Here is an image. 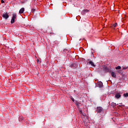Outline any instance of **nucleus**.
I'll list each match as a JSON object with an SVG mask.
<instances>
[{
    "mask_svg": "<svg viewBox=\"0 0 128 128\" xmlns=\"http://www.w3.org/2000/svg\"><path fill=\"white\" fill-rule=\"evenodd\" d=\"M1 2H2V4H4V0H2Z\"/></svg>",
    "mask_w": 128,
    "mask_h": 128,
    "instance_id": "nucleus-16",
    "label": "nucleus"
},
{
    "mask_svg": "<svg viewBox=\"0 0 128 128\" xmlns=\"http://www.w3.org/2000/svg\"><path fill=\"white\" fill-rule=\"evenodd\" d=\"M120 68H122V67H120V66H118L116 67V70H120Z\"/></svg>",
    "mask_w": 128,
    "mask_h": 128,
    "instance_id": "nucleus-12",
    "label": "nucleus"
},
{
    "mask_svg": "<svg viewBox=\"0 0 128 128\" xmlns=\"http://www.w3.org/2000/svg\"><path fill=\"white\" fill-rule=\"evenodd\" d=\"M111 75H112V78H116V76L114 72H112L111 73Z\"/></svg>",
    "mask_w": 128,
    "mask_h": 128,
    "instance_id": "nucleus-9",
    "label": "nucleus"
},
{
    "mask_svg": "<svg viewBox=\"0 0 128 128\" xmlns=\"http://www.w3.org/2000/svg\"><path fill=\"white\" fill-rule=\"evenodd\" d=\"M32 12H36V9L32 8Z\"/></svg>",
    "mask_w": 128,
    "mask_h": 128,
    "instance_id": "nucleus-14",
    "label": "nucleus"
},
{
    "mask_svg": "<svg viewBox=\"0 0 128 128\" xmlns=\"http://www.w3.org/2000/svg\"><path fill=\"white\" fill-rule=\"evenodd\" d=\"M24 8H22L20 9L19 11V14H24Z\"/></svg>",
    "mask_w": 128,
    "mask_h": 128,
    "instance_id": "nucleus-8",
    "label": "nucleus"
},
{
    "mask_svg": "<svg viewBox=\"0 0 128 128\" xmlns=\"http://www.w3.org/2000/svg\"><path fill=\"white\" fill-rule=\"evenodd\" d=\"M128 67H124L123 70H127Z\"/></svg>",
    "mask_w": 128,
    "mask_h": 128,
    "instance_id": "nucleus-18",
    "label": "nucleus"
},
{
    "mask_svg": "<svg viewBox=\"0 0 128 128\" xmlns=\"http://www.w3.org/2000/svg\"><path fill=\"white\" fill-rule=\"evenodd\" d=\"M120 96H121L120 94V93L118 92L116 93L115 95L116 98H120Z\"/></svg>",
    "mask_w": 128,
    "mask_h": 128,
    "instance_id": "nucleus-7",
    "label": "nucleus"
},
{
    "mask_svg": "<svg viewBox=\"0 0 128 128\" xmlns=\"http://www.w3.org/2000/svg\"><path fill=\"white\" fill-rule=\"evenodd\" d=\"M84 12H88V10H84Z\"/></svg>",
    "mask_w": 128,
    "mask_h": 128,
    "instance_id": "nucleus-13",
    "label": "nucleus"
},
{
    "mask_svg": "<svg viewBox=\"0 0 128 128\" xmlns=\"http://www.w3.org/2000/svg\"><path fill=\"white\" fill-rule=\"evenodd\" d=\"M80 112H82V110H80Z\"/></svg>",
    "mask_w": 128,
    "mask_h": 128,
    "instance_id": "nucleus-21",
    "label": "nucleus"
},
{
    "mask_svg": "<svg viewBox=\"0 0 128 128\" xmlns=\"http://www.w3.org/2000/svg\"><path fill=\"white\" fill-rule=\"evenodd\" d=\"M2 16L4 18H5V20H8V18H10L8 14L6 12V13H4Z\"/></svg>",
    "mask_w": 128,
    "mask_h": 128,
    "instance_id": "nucleus-4",
    "label": "nucleus"
},
{
    "mask_svg": "<svg viewBox=\"0 0 128 128\" xmlns=\"http://www.w3.org/2000/svg\"><path fill=\"white\" fill-rule=\"evenodd\" d=\"M89 64H91V66H94V62H92V61L89 62Z\"/></svg>",
    "mask_w": 128,
    "mask_h": 128,
    "instance_id": "nucleus-10",
    "label": "nucleus"
},
{
    "mask_svg": "<svg viewBox=\"0 0 128 128\" xmlns=\"http://www.w3.org/2000/svg\"><path fill=\"white\" fill-rule=\"evenodd\" d=\"M96 110V112H98L99 114H100L102 112H104V108H102V107L98 106V107H97Z\"/></svg>",
    "mask_w": 128,
    "mask_h": 128,
    "instance_id": "nucleus-1",
    "label": "nucleus"
},
{
    "mask_svg": "<svg viewBox=\"0 0 128 128\" xmlns=\"http://www.w3.org/2000/svg\"><path fill=\"white\" fill-rule=\"evenodd\" d=\"M98 88H102V86H104V85L102 82H100L98 83Z\"/></svg>",
    "mask_w": 128,
    "mask_h": 128,
    "instance_id": "nucleus-6",
    "label": "nucleus"
},
{
    "mask_svg": "<svg viewBox=\"0 0 128 128\" xmlns=\"http://www.w3.org/2000/svg\"><path fill=\"white\" fill-rule=\"evenodd\" d=\"M16 14H12V17L10 21L11 24H14V20H16Z\"/></svg>",
    "mask_w": 128,
    "mask_h": 128,
    "instance_id": "nucleus-2",
    "label": "nucleus"
},
{
    "mask_svg": "<svg viewBox=\"0 0 128 128\" xmlns=\"http://www.w3.org/2000/svg\"><path fill=\"white\" fill-rule=\"evenodd\" d=\"M124 98H128V92L125 93L123 94Z\"/></svg>",
    "mask_w": 128,
    "mask_h": 128,
    "instance_id": "nucleus-11",
    "label": "nucleus"
},
{
    "mask_svg": "<svg viewBox=\"0 0 128 128\" xmlns=\"http://www.w3.org/2000/svg\"><path fill=\"white\" fill-rule=\"evenodd\" d=\"M72 102H74V98H72Z\"/></svg>",
    "mask_w": 128,
    "mask_h": 128,
    "instance_id": "nucleus-19",
    "label": "nucleus"
},
{
    "mask_svg": "<svg viewBox=\"0 0 128 128\" xmlns=\"http://www.w3.org/2000/svg\"><path fill=\"white\" fill-rule=\"evenodd\" d=\"M112 104H113V106H116V103L113 102L112 103Z\"/></svg>",
    "mask_w": 128,
    "mask_h": 128,
    "instance_id": "nucleus-17",
    "label": "nucleus"
},
{
    "mask_svg": "<svg viewBox=\"0 0 128 128\" xmlns=\"http://www.w3.org/2000/svg\"><path fill=\"white\" fill-rule=\"evenodd\" d=\"M40 62V60H38L37 62Z\"/></svg>",
    "mask_w": 128,
    "mask_h": 128,
    "instance_id": "nucleus-20",
    "label": "nucleus"
},
{
    "mask_svg": "<svg viewBox=\"0 0 128 128\" xmlns=\"http://www.w3.org/2000/svg\"><path fill=\"white\" fill-rule=\"evenodd\" d=\"M116 26H118V23H115L114 24V28H116Z\"/></svg>",
    "mask_w": 128,
    "mask_h": 128,
    "instance_id": "nucleus-15",
    "label": "nucleus"
},
{
    "mask_svg": "<svg viewBox=\"0 0 128 128\" xmlns=\"http://www.w3.org/2000/svg\"><path fill=\"white\" fill-rule=\"evenodd\" d=\"M71 68H76L78 66V63H72L70 65Z\"/></svg>",
    "mask_w": 128,
    "mask_h": 128,
    "instance_id": "nucleus-5",
    "label": "nucleus"
},
{
    "mask_svg": "<svg viewBox=\"0 0 128 128\" xmlns=\"http://www.w3.org/2000/svg\"><path fill=\"white\" fill-rule=\"evenodd\" d=\"M104 70L106 72H112V70L108 68L106 66H104Z\"/></svg>",
    "mask_w": 128,
    "mask_h": 128,
    "instance_id": "nucleus-3",
    "label": "nucleus"
}]
</instances>
